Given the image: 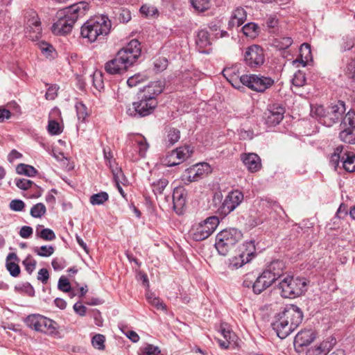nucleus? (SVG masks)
I'll use <instances>...</instances> for the list:
<instances>
[{"instance_id":"obj_3","label":"nucleus","mask_w":355,"mask_h":355,"mask_svg":"<svg viewBox=\"0 0 355 355\" xmlns=\"http://www.w3.org/2000/svg\"><path fill=\"white\" fill-rule=\"evenodd\" d=\"M111 28V21L105 15L94 16L81 26V36L89 42L107 35Z\"/></svg>"},{"instance_id":"obj_61","label":"nucleus","mask_w":355,"mask_h":355,"mask_svg":"<svg viewBox=\"0 0 355 355\" xmlns=\"http://www.w3.org/2000/svg\"><path fill=\"white\" fill-rule=\"evenodd\" d=\"M168 66V60L165 58H159L154 62L155 69L157 71L164 70Z\"/></svg>"},{"instance_id":"obj_23","label":"nucleus","mask_w":355,"mask_h":355,"mask_svg":"<svg viewBox=\"0 0 355 355\" xmlns=\"http://www.w3.org/2000/svg\"><path fill=\"white\" fill-rule=\"evenodd\" d=\"M19 259L17 255L14 252H10L7 255L6 267L10 275L13 277L19 275L21 270L18 264Z\"/></svg>"},{"instance_id":"obj_63","label":"nucleus","mask_w":355,"mask_h":355,"mask_svg":"<svg viewBox=\"0 0 355 355\" xmlns=\"http://www.w3.org/2000/svg\"><path fill=\"white\" fill-rule=\"evenodd\" d=\"M345 73L349 78L355 80V59L348 62Z\"/></svg>"},{"instance_id":"obj_24","label":"nucleus","mask_w":355,"mask_h":355,"mask_svg":"<svg viewBox=\"0 0 355 355\" xmlns=\"http://www.w3.org/2000/svg\"><path fill=\"white\" fill-rule=\"evenodd\" d=\"M337 113L338 112H311L310 114L312 118L316 119L320 123L329 127L337 121Z\"/></svg>"},{"instance_id":"obj_41","label":"nucleus","mask_w":355,"mask_h":355,"mask_svg":"<svg viewBox=\"0 0 355 355\" xmlns=\"http://www.w3.org/2000/svg\"><path fill=\"white\" fill-rule=\"evenodd\" d=\"M109 196L107 192L101 191L98 193L93 194L90 197V203L93 205H103L108 200Z\"/></svg>"},{"instance_id":"obj_2","label":"nucleus","mask_w":355,"mask_h":355,"mask_svg":"<svg viewBox=\"0 0 355 355\" xmlns=\"http://www.w3.org/2000/svg\"><path fill=\"white\" fill-rule=\"evenodd\" d=\"M302 319L301 309L295 304H288L275 316L272 329L279 338L284 339L300 325Z\"/></svg>"},{"instance_id":"obj_43","label":"nucleus","mask_w":355,"mask_h":355,"mask_svg":"<svg viewBox=\"0 0 355 355\" xmlns=\"http://www.w3.org/2000/svg\"><path fill=\"white\" fill-rule=\"evenodd\" d=\"M168 181L166 178H162L151 184L153 191L155 195L162 194L168 185Z\"/></svg>"},{"instance_id":"obj_53","label":"nucleus","mask_w":355,"mask_h":355,"mask_svg":"<svg viewBox=\"0 0 355 355\" xmlns=\"http://www.w3.org/2000/svg\"><path fill=\"white\" fill-rule=\"evenodd\" d=\"M39 47L42 51V53L46 57V58H52L53 56L54 53V49L52 45L49 44V43L42 42L39 44Z\"/></svg>"},{"instance_id":"obj_39","label":"nucleus","mask_w":355,"mask_h":355,"mask_svg":"<svg viewBox=\"0 0 355 355\" xmlns=\"http://www.w3.org/2000/svg\"><path fill=\"white\" fill-rule=\"evenodd\" d=\"M340 127L342 128H355V112H346L342 118Z\"/></svg>"},{"instance_id":"obj_48","label":"nucleus","mask_w":355,"mask_h":355,"mask_svg":"<svg viewBox=\"0 0 355 355\" xmlns=\"http://www.w3.org/2000/svg\"><path fill=\"white\" fill-rule=\"evenodd\" d=\"M193 8L198 12H204L209 8V0H190Z\"/></svg>"},{"instance_id":"obj_58","label":"nucleus","mask_w":355,"mask_h":355,"mask_svg":"<svg viewBox=\"0 0 355 355\" xmlns=\"http://www.w3.org/2000/svg\"><path fill=\"white\" fill-rule=\"evenodd\" d=\"M58 288L63 292H69L71 285L69 281L64 276H61L58 280Z\"/></svg>"},{"instance_id":"obj_21","label":"nucleus","mask_w":355,"mask_h":355,"mask_svg":"<svg viewBox=\"0 0 355 355\" xmlns=\"http://www.w3.org/2000/svg\"><path fill=\"white\" fill-rule=\"evenodd\" d=\"M315 338V335L312 329H304L297 333L294 339V344L300 347L310 345Z\"/></svg>"},{"instance_id":"obj_22","label":"nucleus","mask_w":355,"mask_h":355,"mask_svg":"<svg viewBox=\"0 0 355 355\" xmlns=\"http://www.w3.org/2000/svg\"><path fill=\"white\" fill-rule=\"evenodd\" d=\"M196 43L200 53H209V49H206L211 45L208 31L204 29L199 31L197 34Z\"/></svg>"},{"instance_id":"obj_31","label":"nucleus","mask_w":355,"mask_h":355,"mask_svg":"<svg viewBox=\"0 0 355 355\" xmlns=\"http://www.w3.org/2000/svg\"><path fill=\"white\" fill-rule=\"evenodd\" d=\"M42 329V330L40 332L48 335H53L58 333V324L54 320L44 316Z\"/></svg>"},{"instance_id":"obj_9","label":"nucleus","mask_w":355,"mask_h":355,"mask_svg":"<svg viewBox=\"0 0 355 355\" xmlns=\"http://www.w3.org/2000/svg\"><path fill=\"white\" fill-rule=\"evenodd\" d=\"M25 33L33 41L39 40L42 35L41 21L35 10H29L25 14Z\"/></svg>"},{"instance_id":"obj_26","label":"nucleus","mask_w":355,"mask_h":355,"mask_svg":"<svg viewBox=\"0 0 355 355\" xmlns=\"http://www.w3.org/2000/svg\"><path fill=\"white\" fill-rule=\"evenodd\" d=\"M247 13L244 8H236L232 12V17L228 23V27H239L246 20Z\"/></svg>"},{"instance_id":"obj_7","label":"nucleus","mask_w":355,"mask_h":355,"mask_svg":"<svg viewBox=\"0 0 355 355\" xmlns=\"http://www.w3.org/2000/svg\"><path fill=\"white\" fill-rule=\"evenodd\" d=\"M218 224L219 219L217 216L208 217L192 225L190 230L191 236L196 241L205 240L213 234Z\"/></svg>"},{"instance_id":"obj_47","label":"nucleus","mask_w":355,"mask_h":355,"mask_svg":"<svg viewBox=\"0 0 355 355\" xmlns=\"http://www.w3.org/2000/svg\"><path fill=\"white\" fill-rule=\"evenodd\" d=\"M22 265L24 266L27 272L31 275L36 268L37 261L31 255L28 254L25 259L23 260Z\"/></svg>"},{"instance_id":"obj_15","label":"nucleus","mask_w":355,"mask_h":355,"mask_svg":"<svg viewBox=\"0 0 355 355\" xmlns=\"http://www.w3.org/2000/svg\"><path fill=\"white\" fill-rule=\"evenodd\" d=\"M211 172V167L207 163H200L186 170L184 180L189 182H197L205 175Z\"/></svg>"},{"instance_id":"obj_5","label":"nucleus","mask_w":355,"mask_h":355,"mask_svg":"<svg viewBox=\"0 0 355 355\" xmlns=\"http://www.w3.org/2000/svg\"><path fill=\"white\" fill-rule=\"evenodd\" d=\"M125 156L129 160L135 162L144 158L149 148L146 139L140 134L130 133L127 136Z\"/></svg>"},{"instance_id":"obj_59","label":"nucleus","mask_w":355,"mask_h":355,"mask_svg":"<svg viewBox=\"0 0 355 355\" xmlns=\"http://www.w3.org/2000/svg\"><path fill=\"white\" fill-rule=\"evenodd\" d=\"M59 87L57 85H52L49 86L45 94V98L47 100H54L57 95Z\"/></svg>"},{"instance_id":"obj_52","label":"nucleus","mask_w":355,"mask_h":355,"mask_svg":"<svg viewBox=\"0 0 355 355\" xmlns=\"http://www.w3.org/2000/svg\"><path fill=\"white\" fill-rule=\"evenodd\" d=\"M47 130L51 135H57L62 132L60 124L56 121L52 119L49 121Z\"/></svg>"},{"instance_id":"obj_16","label":"nucleus","mask_w":355,"mask_h":355,"mask_svg":"<svg viewBox=\"0 0 355 355\" xmlns=\"http://www.w3.org/2000/svg\"><path fill=\"white\" fill-rule=\"evenodd\" d=\"M241 160L248 171L250 173L259 171L262 168L260 157L254 153H245L241 154Z\"/></svg>"},{"instance_id":"obj_64","label":"nucleus","mask_w":355,"mask_h":355,"mask_svg":"<svg viewBox=\"0 0 355 355\" xmlns=\"http://www.w3.org/2000/svg\"><path fill=\"white\" fill-rule=\"evenodd\" d=\"M10 209L15 211H21L25 207L24 202L21 200H12L9 205Z\"/></svg>"},{"instance_id":"obj_6","label":"nucleus","mask_w":355,"mask_h":355,"mask_svg":"<svg viewBox=\"0 0 355 355\" xmlns=\"http://www.w3.org/2000/svg\"><path fill=\"white\" fill-rule=\"evenodd\" d=\"M242 236L241 232L236 228L225 229L217 234L215 247L220 254L225 256Z\"/></svg>"},{"instance_id":"obj_17","label":"nucleus","mask_w":355,"mask_h":355,"mask_svg":"<svg viewBox=\"0 0 355 355\" xmlns=\"http://www.w3.org/2000/svg\"><path fill=\"white\" fill-rule=\"evenodd\" d=\"M58 20L52 26V31L55 35H66L69 33L74 26V23L69 21L64 16H58V12L56 15Z\"/></svg>"},{"instance_id":"obj_46","label":"nucleus","mask_w":355,"mask_h":355,"mask_svg":"<svg viewBox=\"0 0 355 355\" xmlns=\"http://www.w3.org/2000/svg\"><path fill=\"white\" fill-rule=\"evenodd\" d=\"M147 300L149 304L155 307L157 310L166 311V304L159 298L153 294L148 295Z\"/></svg>"},{"instance_id":"obj_55","label":"nucleus","mask_w":355,"mask_h":355,"mask_svg":"<svg viewBox=\"0 0 355 355\" xmlns=\"http://www.w3.org/2000/svg\"><path fill=\"white\" fill-rule=\"evenodd\" d=\"M306 77L304 73L300 71L294 74L292 79V83L296 87H302L305 84Z\"/></svg>"},{"instance_id":"obj_50","label":"nucleus","mask_w":355,"mask_h":355,"mask_svg":"<svg viewBox=\"0 0 355 355\" xmlns=\"http://www.w3.org/2000/svg\"><path fill=\"white\" fill-rule=\"evenodd\" d=\"M261 206L263 208L274 210L276 212L278 211V209H282L281 206L276 201L269 198L261 200Z\"/></svg>"},{"instance_id":"obj_51","label":"nucleus","mask_w":355,"mask_h":355,"mask_svg":"<svg viewBox=\"0 0 355 355\" xmlns=\"http://www.w3.org/2000/svg\"><path fill=\"white\" fill-rule=\"evenodd\" d=\"M160 353L161 350L158 347L148 344L141 349L139 355H159Z\"/></svg>"},{"instance_id":"obj_11","label":"nucleus","mask_w":355,"mask_h":355,"mask_svg":"<svg viewBox=\"0 0 355 355\" xmlns=\"http://www.w3.org/2000/svg\"><path fill=\"white\" fill-rule=\"evenodd\" d=\"M89 9V4L86 1H80L67 6L58 11V16H64L71 23H76L83 18Z\"/></svg>"},{"instance_id":"obj_45","label":"nucleus","mask_w":355,"mask_h":355,"mask_svg":"<svg viewBox=\"0 0 355 355\" xmlns=\"http://www.w3.org/2000/svg\"><path fill=\"white\" fill-rule=\"evenodd\" d=\"M180 132L174 128H171L167 132V143L168 146H173L179 141Z\"/></svg>"},{"instance_id":"obj_49","label":"nucleus","mask_w":355,"mask_h":355,"mask_svg":"<svg viewBox=\"0 0 355 355\" xmlns=\"http://www.w3.org/2000/svg\"><path fill=\"white\" fill-rule=\"evenodd\" d=\"M147 79L148 77L145 74L137 73L130 77L127 80V84L130 87H133Z\"/></svg>"},{"instance_id":"obj_14","label":"nucleus","mask_w":355,"mask_h":355,"mask_svg":"<svg viewBox=\"0 0 355 355\" xmlns=\"http://www.w3.org/2000/svg\"><path fill=\"white\" fill-rule=\"evenodd\" d=\"M284 263L279 261H275L267 267L260 275L263 281L269 282L270 286L276 281L282 277Z\"/></svg>"},{"instance_id":"obj_13","label":"nucleus","mask_w":355,"mask_h":355,"mask_svg":"<svg viewBox=\"0 0 355 355\" xmlns=\"http://www.w3.org/2000/svg\"><path fill=\"white\" fill-rule=\"evenodd\" d=\"M244 60L251 68L259 67L265 61L263 49L256 44L248 46L244 53Z\"/></svg>"},{"instance_id":"obj_27","label":"nucleus","mask_w":355,"mask_h":355,"mask_svg":"<svg viewBox=\"0 0 355 355\" xmlns=\"http://www.w3.org/2000/svg\"><path fill=\"white\" fill-rule=\"evenodd\" d=\"M44 316L40 314H33L26 317L25 323L26 325L36 331L40 332L44 322Z\"/></svg>"},{"instance_id":"obj_37","label":"nucleus","mask_w":355,"mask_h":355,"mask_svg":"<svg viewBox=\"0 0 355 355\" xmlns=\"http://www.w3.org/2000/svg\"><path fill=\"white\" fill-rule=\"evenodd\" d=\"M293 42L291 37H281L276 38L273 41V46L279 50H284L292 45Z\"/></svg>"},{"instance_id":"obj_62","label":"nucleus","mask_w":355,"mask_h":355,"mask_svg":"<svg viewBox=\"0 0 355 355\" xmlns=\"http://www.w3.org/2000/svg\"><path fill=\"white\" fill-rule=\"evenodd\" d=\"M329 108L331 111H345L346 107L344 101L340 100L334 101L331 103Z\"/></svg>"},{"instance_id":"obj_34","label":"nucleus","mask_w":355,"mask_h":355,"mask_svg":"<svg viewBox=\"0 0 355 355\" xmlns=\"http://www.w3.org/2000/svg\"><path fill=\"white\" fill-rule=\"evenodd\" d=\"M16 171L19 175H24L28 177H34L37 173V171L32 166L19 164L16 167Z\"/></svg>"},{"instance_id":"obj_4","label":"nucleus","mask_w":355,"mask_h":355,"mask_svg":"<svg viewBox=\"0 0 355 355\" xmlns=\"http://www.w3.org/2000/svg\"><path fill=\"white\" fill-rule=\"evenodd\" d=\"M307 280L304 277L286 276L279 279L278 289L280 295L284 298H295L306 291Z\"/></svg>"},{"instance_id":"obj_33","label":"nucleus","mask_w":355,"mask_h":355,"mask_svg":"<svg viewBox=\"0 0 355 355\" xmlns=\"http://www.w3.org/2000/svg\"><path fill=\"white\" fill-rule=\"evenodd\" d=\"M42 225H38L36 227V236L42 239L44 241H51L55 239V234L54 232L49 228H44L40 230Z\"/></svg>"},{"instance_id":"obj_29","label":"nucleus","mask_w":355,"mask_h":355,"mask_svg":"<svg viewBox=\"0 0 355 355\" xmlns=\"http://www.w3.org/2000/svg\"><path fill=\"white\" fill-rule=\"evenodd\" d=\"M339 138L344 143L355 144V127L343 128L339 133Z\"/></svg>"},{"instance_id":"obj_28","label":"nucleus","mask_w":355,"mask_h":355,"mask_svg":"<svg viewBox=\"0 0 355 355\" xmlns=\"http://www.w3.org/2000/svg\"><path fill=\"white\" fill-rule=\"evenodd\" d=\"M193 150L189 146H184L172 150L171 152V157L175 156L177 162L182 163L191 156Z\"/></svg>"},{"instance_id":"obj_60","label":"nucleus","mask_w":355,"mask_h":355,"mask_svg":"<svg viewBox=\"0 0 355 355\" xmlns=\"http://www.w3.org/2000/svg\"><path fill=\"white\" fill-rule=\"evenodd\" d=\"M141 13L146 17L154 16L157 14V10L153 6L143 5L140 8Z\"/></svg>"},{"instance_id":"obj_32","label":"nucleus","mask_w":355,"mask_h":355,"mask_svg":"<svg viewBox=\"0 0 355 355\" xmlns=\"http://www.w3.org/2000/svg\"><path fill=\"white\" fill-rule=\"evenodd\" d=\"M284 112H264L263 119L266 124L269 126H275L279 124L283 119Z\"/></svg>"},{"instance_id":"obj_18","label":"nucleus","mask_w":355,"mask_h":355,"mask_svg":"<svg viewBox=\"0 0 355 355\" xmlns=\"http://www.w3.org/2000/svg\"><path fill=\"white\" fill-rule=\"evenodd\" d=\"M242 67L241 64H235L232 67H225L223 70V76L232 84L234 87H239L240 81V69Z\"/></svg>"},{"instance_id":"obj_19","label":"nucleus","mask_w":355,"mask_h":355,"mask_svg":"<svg viewBox=\"0 0 355 355\" xmlns=\"http://www.w3.org/2000/svg\"><path fill=\"white\" fill-rule=\"evenodd\" d=\"M187 192L184 187H175L173 192V209L177 214H180L186 205Z\"/></svg>"},{"instance_id":"obj_36","label":"nucleus","mask_w":355,"mask_h":355,"mask_svg":"<svg viewBox=\"0 0 355 355\" xmlns=\"http://www.w3.org/2000/svg\"><path fill=\"white\" fill-rule=\"evenodd\" d=\"M33 251L37 256L49 257L54 253L55 248L52 245L36 246L33 248Z\"/></svg>"},{"instance_id":"obj_30","label":"nucleus","mask_w":355,"mask_h":355,"mask_svg":"<svg viewBox=\"0 0 355 355\" xmlns=\"http://www.w3.org/2000/svg\"><path fill=\"white\" fill-rule=\"evenodd\" d=\"M342 162L345 171L348 172H354L355 171V155L351 154L347 150H345L342 157Z\"/></svg>"},{"instance_id":"obj_12","label":"nucleus","mask_w":355,"mask_h":355,"mask_svg":"<svg viewBox=\"0 0 355 355\" xmlns=\"http://www.w3.org/2000/svg\"><path fill=\"white\" fill-rule=\"evenodd\" d=\"M241 191L234 190L228 193L221 205L218 208V213L223 217L233 211L243 200Z\"/></svg>"},{"instance_id":"obj_44","label":"nucleus","mask_w":355,"mask_h":355,"mask_svg":"<svg viewBox=\"0 0 355 355\" xmlns=\"http://www.w3.org/2000/svg\"><path fill=\"white\" fill-rule=\"evenodd\" d=\"M46 211L45 205L42 202H39L31 207L30 214L33 218H41L46 214Z\"/></svg>"},{"instance_id":"obj_25","label":"nucleus","mask_w":355,"mask_h":355,"mask_svg":"<svg viewBox=\"0 0 355 355\" xmlns=\"http://www.w3.org/2000/svg\"><path fill=\"white\" fill-rule=\"evenodd\" d=\"M165 87V82L163 80H156L150 82L148 85L144 87L143 92L144 95L155 98L160 94Z\"/></svg>"},{"instance_id":"obj_10","label":"nucleus","mask_w":355,"mask_h":355,"mask_svg":"<svg viewBox=\"0 0 355 355\" xmlns=\"http://www.w3.org/2000/svg\"><path fill=\"white\" fill-rule=\"evenodd\" d=\"M256 248L254 241L251 240L243 244V249L239 256L230 259L229 268L237 269L248 263L255 255Z\"/></svg>"},{"instance_id":"obj_57","label":"nucleus","mask_w":355,"mask_h":355,"mask_svg":"<svg viewBox=\"0 0 355 355\" xmlns=\"http://www.w3.org/2000/svg\"><path fill=\"white\" fill-rule=\"evenodd\" d=\"M16 186L22 190H27L34 184L33 182L24 178H16L15 179Z\"/></svg>"},{"instance_id":"obj_56","label":"nucleus","mask_w":355,"mask_h":355,"mask_svg":"<svg viewBox=\"0 0 355 355\" xmlns=\"http://www.w3.org/2000/svg\"><path fill=\"white\" fill-rule=\"evenodd\" d=\"M355 44L354 39L349 37H345L342 40L340 48L343 51H346L352 49Z\"/></svg>"},{"instance_id":"obj_38","label":"nucleus","mask_w":355,"mask_h":355,"mask_svg":"<svg viewBox=\"0 0 355 355\" xmlns=\"http://www.w3.org/2000/svg\"><path fill=\"white\" fill-rule=\"evenodd\" d=\"M259 30L258 25L253 22L248 23L242 28L243 34L252 38L255 37L258 35Z\"/></svg>"},{"instance_id":"obj_35","label":"nucleus","mask_w":355,"mask_h":355,"mask_svg":"<svg viewBox=\"0 0 355 355\" xmlns=\"http://www.w3.org/2000/svg\"><path fill=\"white\" fill-rule=\"evenodd\" d=\"M113 175V178L116 184L121 182L123 179V173L121 167L118 166L116 162H110L107 165Z\"/></svg>"},{"instance_id":"obj_42","label":"nucleus","mask_w":355,"mask_h":355,"mask_svg":"<svg viewBox=\"0 0 355 355\" xmlns=\"http://www.w3.org/2000/svg\"><path fill=\"white\" fill-rule=\"evenodd\" d=\"M345 150V147L342 145L338 146L335 148L330 159L331 163L335 167L338 165L340 160L342 161V157L343 156Z\"/></svg>"},{"instance_id":"obj_8","label":"nucleus","mask_w":355,"mask_h":355,"mask_svg":"<svg viewBox=\"0 0 355 355\" xmlns=\"http://www.w3.org/2000/svg\"><path fill=\"white\" fill-rule=\"evenodd\" d=\"M240 81L243 85L257 92H264L275 84L271 77L260 74L241 75Z\"/></svg>"},{"instance_id":"obj_1","label":"nucleus","mask_w":355,"mask_h":355,"mask_svg":"<svg viewBox=\"0 0 355 355\" xmlns=\"http://www.w3.org/2000/svg\"><path fill=\"white\" fill-rule=\"evenodd\" d=\"M140 55L139 42L137 40H132L118 51L113 59L105 64V70L109 74H121L134 64Z\"/></svg>"},{"instance_id":"obj_40","label":"nucleus","mask_w":355,"mask_h":355,"mask_svg":"<svg viewBox=\"0 0 355 355\" xmlns=\"http://www.w3.org/2000/svg\"><path fill=\"white\" fill-rule=\"evenodd\" d=\"M269 286V282L263 281L259 275L252 284V290L255 294H260Z\"/></svg>"},{"instance_id":"obj_20","label":"nucleus","mask_w":355,"mask_h":355,"mask_svg":"<svg viewBox=\"0 0 355 355\" xmlns=\"http://www.w3.org/2000/svg\"><path fill=\"white\" fill-rule=\"evenodd\" d=\"M135 111H151L157 105V100L150 96L143 95L142 98L132 103Z\"/></svg>"},{"instance_id":"obj_54","label":"nucleus","mask_w":355,"mask_h":355,"mask_svg":"<svg viewBox=\"0 0 355 355\" xmlns=\"http://www.w3.org/2000/svg\"><path fill=\"white\" fill-rule=\"evenodd\" d=\"M105 338L102 334H96L92 339V345L98 349H103L105 348Z\"/></svg>"}]
</instances>
